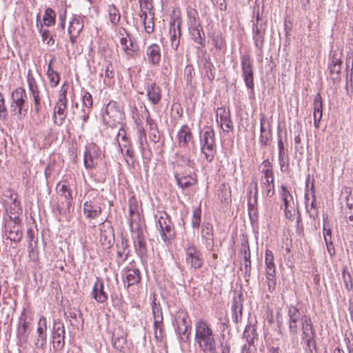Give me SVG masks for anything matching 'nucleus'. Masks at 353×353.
<instances>
[{
  "label": "nucleus",
  "instance_id": "nucleus-1",
  "mask_svg": "<svg viewBox=\"0 0 353 353\" xmlns=\"http://www.w3.org/2000/svg\"><path fill=\"white\" fill-rule=\"evenodd\" d=\"M215 334L209 325L203 320L195 325V341L203 352L217 353Z\"/></svg>",
  "mask_w": 353,
  "mask_h": 353
},
{
  "label": "nucleus",
  "instance_id": "nucleus-2",
  "mask_svg": "<svg viewBox=\"0 0 353 353\" xmlns=\"http://www.w3.org/2000/svg\"><path fill=\"white\" fill-rule=\"evenodd\" d=\"M10 112L21 118L25 116L28 110V94L24 88L19 87L12 91L11 94Z\"/></svg>",
  "mask_w": 353,
  "mask_h": 353
},
{
  "label": "nucleus",
  "instance_id": "nucleus-3",
  "mask_svg": "<svg viewBox=\"0 0 353 353\" xmlns=\"http://www.w3.org/2000/svg\"><path fill=\"white\" fill-rule=\"evenodd\" d=\"M200 139L201 152L204 154L207 161L210 163L213 161L216 152L214 130L209 126L205 127L203 135L200 137Z\"/></svg>",
  "mask_w": 353,
  "mask_h": 353
},
{
  "label": "nucleus",
  "instance_id": "nucleus-4",
  "mask_svg": "<svg viewBox=\"0 0 353 353\" xmlns=\"http://www.w3.org/2000/svg\"><path fill=\"white\" fill-rule=\"evenodd\" d=\"M56 190L61 198V203L57 205V210L60 214L69 213L73 203L72 190L65 182H59L56 186Z\"/></svg>",
  "mask_w": 353,
  "mask_h": 353
},
{
  "label": "nucleus",
  "instance_id": "nucleus-5",
  "mask_svg": "<svg viewBox=\"0 0 353 353\" xmlns=\"http://www.w3.org/2000/svg\"><path fill=\"white\" fill-rule=\"evenodd\" d=\"M197 14L195 10L189 12L190 17L189 30L191 39L201 47L205 46V36L201 26Z\"/></svg>",
  "mask_w": 353,
  "mask_h": 353
},
{
  "label": "nucleus",
  "instance_id": "nucleus-6",
  "mask_svg": "<svg viewBox=\"0 0 353 353\" xmlns=\"http://www.w3.org/2000/svg\"><path fill=\"white\" fill-rule=\"evenodd\" d=\"M67 90L62 86L59 94L58 101L54 108L53 119L55 124L61 125L67 115L68 99L66 97Z\"/></svg>",
  "mask_w": 353,
  "mask_h": 353
},
{
  "label": "nucleus",
  "instance_id": "nucleus-7",
  "mask_svg": "<svg viewBox=\"0 0 353 353\" xmlns=\"http://www.w3.org/2000/svg\"><path fill=\"white\" fill-rule=\"evenodd\" d=\"M185 252V263L191 268L200 269L203 264L201 252L192 243H188L184 248Z\"/></svg>",
  "mask_w": 353,
  "mask_h": 353
},
{
  "label": "nucleus",
  "instance_id": "nucleus-8",
  "mask_svg": "<svg viewBox=\"0 0 353 353\" xmlns=\"http://www.w3.org/2000/svg\"><path fill=\"white\" fill-rule=\"evenodd\" d=\"M242 76L247 88L254 90V65L250 55L243 54L241 57Z\"/></svg>",
  "mask_w": 353,
  "mask_h": 353
},
{
  "label": "nucleus",
  "instance_id": "nucleus-9",
  "mask_svg": "<svg viewBox=\"0 0 353 353\" xmlns=\"http://www.w3.org/2000/svg\"><path fill=\"white\" fill-rule=\"evenodd\" d=\"M267 30V21H260L259 22L253 21L252 24V39L254 46L260 52H263L265 43V36Z\"/></svg>",
  "mask_w": 353,
  "mask_h": 353
},
{
  "label": "nucleus",
  "instance_id": "nucleus-10",
  "mask_svg": "<svg viewBox=\"0 0 353 353\" xmlns=\"http://www.w3.org/2000/svg\"><path fill=\"white\" fill-rule=\"evenodd\" d=\"M152 310L154 318V337L157 341H161L163 338V312L160 304L157 303L155 300L152 302Z\"/></svg>",
  "mask_w": 353,
  "mask_h": 353
},
{
  "label": "nucleus",
  "instance_id": "nucleus-11",
  "mask_svg": "<svg viewBox=\"0 0 353 353\" xmlns=\"http://www.w3.org/2000/svg\"><path fill=\"white\" fill-rule=\"evenodd\" d=\"M289 332L292 335H296L299 331V323L302 324V315L297 306L290 305L288 306Z\"/></svg>",
  "mask_w": 353,
  "mask_h": 353
},
{
  "label": "nucleus",
  "instance_id": "nucleus-12",
  "mask_svg": "<svg viewBox=\"0 0 353 353\" xmlns=\"http://www.w3.org/2000/svg\"><path fill=\"white\" fill-rule=\"evenodd\" d=\"M124 114L120 109L117 102L112 101L106 106L105 111L103 114V121L109 123L110 119L114 122H119L123 119Z\"/></svg>",
  "mask_w": 353,
  "mask_h": 353
},
{
  "label": "nucleus",
  "instance_id": "nucleus-13",
  "mask_svg": "<svg viewBox=\"0 0 353 353\" xmlns=\"http://www.w3.org/2000/svg\"><path fill=\"white\" fill-rule=\"evenodd\" d=\"M21 221H6L5 230L8 238L14 242H20L23 237Z\"/></svg>",
  "mask_w": 353,
  "mask_h": 353
},
{
  "label": "nucleus",
  "instance_id": "nucleus-14",
  "mask_svg": "<svg viewBox=\"0 0 353 353\" xmlns=\"http://www.w3.org/2000/svg\"><path fill=\"white\" fill-rule=\"evenodd\" d=\"M181 21L179 19H173L170 21V36L171 46L176 50L179 46L181 33Z\"/></svg>",
  "mask_w": 353,
  "mask_h": 353
},
{
  "label": "nucleus",
  "instance_id": "nucleus-15",
  "mask_svg": "<svg viewBox=\"0 0 353 353\" xmlns=\"http://www.w3.org/2000/svg\"><path fill=\"white\" fill-rule=\"evenodd\" d=\"M52 339L54 348L61 349L63 347L65 343V328L63 324L59 320L54 321Z\"/></svg>",
  "mask_w": 353,
  "mask_h": 353
},
{
  "label": "nucleus",
  "instance_id": "nucleus-16",
  "mask_svg": "<svg viewBox=\"0 0 353 353\" xmlns=\"http://www.w3.org/2000/svg\"><path fill=\"white\" fill-rule=\"evenodd\" d=\"M126 336V332L121 326L114 330L112 336V344L117 350L123 352L125 350L127 344Z\"/></svg>",
  "mask_w": 353,
  "mask_h": 353
},
{
  "label": "nucleus",
  "instance_id": "nucleus-17",
  "mask_svg": "<svg viewBox=\"0 0 353 353\" xmlns=\"http://www.w3.org/2000/svg\"><path fill=\"white\" fill-rule=\"evenodd\" d=\"M146 95L148 100L152 105H157L160 103L162 98V90L156 83H147L145 85Z\"/></svg>",
  "mask_w": 353,
  "mask_h": 353
},
{
  "label": "nucleus",
  "instance_id": "nucleus-18",
  "mask_svg": "<svg viewBox=\"0 0 353 353\" xmlns=\"http://www.w3.org/2000/svg\"><path fill=\"white\" fill-rule=\"evenodd\" d=\"M99 157V152L94 146H92L91 148H87L83 155L85 168L88 170L95 168L98 163Z\"/></svg>",
  "mask_w": 353,
  "mask_h": 353
},
{
  "label": "nucleus",
  "instance_id": "nucleus-19",
  "mask_svg": "<svg viewBox=\"0 0 353 353\" xmlns=\"http://www.w3.org/2000/svg\"><path fill=\"white\" fill-rule=\"evenodd\" d=\"M145 59L150 65H159L161 59L160 46L157 43H153L148 46L146 48Z\"/></svg>",
  "mask_w": 353,
  "mask_h": 353
},
{
  "label": "nucleus",
  "instance_id": "nucleus-20",
  "mask_svg": "<svg viewBox=\"0 0 353 353\" xmlns=\"http://www.w3.org/2000/svg\"><path fill=\"white\" fill-rule=\"evenodd\" d=\"M176 137L179 146L181 148H187L190 141L193 139V134L190 127L185 124L179 129Z\"/></svg>",
  "mask_w": 353,
  "mask_h": 353
},
{
  "label": "nucleus",
  "instance_id": "nucleus-21",
  "mask_svg": "<svg viewBox=\"0 0 353 353\" xmlns=\"http://www.w3.org/2000/svg\"><path fill=\"white\" fill-rule=\"evenodd\" d=\"M83 213L87 219H95L101 214V208L97 203L86 201L83 203Z\"/></svg>",
  "mask_w": 353,
  "mask_h": 353
},
{
  "label": "nucleus",
  "instance_id": "nucleus-22",
  "mask_svg": "<svg viewBox=\"0 0 353 353\" xmlns=\"http://www.w3.org/2000/svg\"><path fill=\"white\" fill-rule=\"evenodd\" d=\"M92 297L100 303H103L108 300V296L104 291V285L101 280L97 279V281L94 283L92 288Z\"/></svg>",
  "mask_w": 353,
  "mask_h": 353
},
{
  "label": "nucleus",
  "instance_id": "nucleus-23",
  "mask_svg": "<svg viewBox=\"0 0 353 353\" xmlns=\"http://www.w3.org/2000/svg\"><path fill=\"white\" fill-rule=\"evenodd\" d=\"M29 326L30 322L26 321V319L24 317V314L21 315L19 319V323L17 334V336L21 344H25L28 341L29 334Z\"/></svg>",
  "mask_w": 353,
  "mask_h": 353
},
{
  "label": "nucleus",
  "instance_id": "nucleus-24",
  "mask_svg": "<svg viewBox=\"0 0 353 353\" xmlns=\"http://www.w3.org/2000/svg\"><path fill=\"white\" fill-rule=\"evenodd\" d=\"M302 339L315 337L316 332L310 316L304 314L301 325Z\"/></svg>",
  "mask_w": 353,
  "mask_h": 353
},
{
  "label": "nucleus",
  "instance_id": "nucleus-25",
  "mask_svg": "<svg viewBox=\"0 0 353 353\" xmlns=\"http://www.w3.org/2000/svg\"><path fill=\"white\" fill-rule=\"evenodd\" d=\"M136 234L134 240L135 250L139 256H143L146 255L148 249L143 231L139 229L136 232Z\"/></svg>",
  "mask_w": 353,
  "mask_h": 353
},
{
  "label": "nucleus",
  "instance_id": "nucleus-26",
  "mask_svg": "<svg viewBox=\"0 0 353 353\" xmlns=\"http://www.w3.org/2000/svg\"><path fill=\"white\" fill-rule=\"evenodd\" d=\"M123 31L126 33V36L122 37L120 39V43L125 56L128 59H130L136 54L137 49L132 40L128 39V37H130V35L126 32V30L123 29Z\"/></svg>",
  "mask_w": 353,
  "mask_h": 353
},
{
  "label": "nucleus",
  "instance_id": "nucleus-27",
  "mask_svg": "<svg viewBox=\"0 0 353 353\" xmlns=\"http://www.w3.org/2000/svg\"><path fill=\"white\" fill-rule=\"evenodd\" d=\"M201 236L205 240V244L207 248H212L214 247V234L213 227L210 223H205L201 228Z\"/></svg>",
  "mask_w": 353,
  "mask_h": 353
},
{
  "label": "nucleus",
  "instance_id": "nucleus-28",
  "mask_svg": "<svg viewBox=\"0 0 353 353\" xmlns=\"http://www.w3.org/2000/svg\"><path fill=\"white\" fill-rule=\"evenodd\" d=\"M114 240V231L112 228L101 230L100 242L105 248H110L112 246Z\"/></svg>",
  "mask_w": 353,
  "mask_h": 353
},
{
  "label": "nucleus",
  "instance_id": "nucleus-29",
  "mask_svg": "<svg viewBox=\"0 0 353 353\" xmlns=\"http://www.w3.org/2000/svg\"><path fill=\"white\" fill-rule=\"evenodd\" d=\"M232 318L235 323L239 321V316L241 318L242 310H243V296L239 294L237 297H234L233 303L232 306Z\"/></svg>",
  "mask_w": 353,
  "mask_h": 353
},
{
  "label": "nucleus",
  "instance_id": "nucleus-30",
  "mask_svg": "<svg viewBox=\"0 0 353 353\" xmlns=\"http://www.w3.org/2000/svg\"><path fill=\"white\" fill-rule=\"evenodd\" d=\"M21 212L19 201L14 199L9 208L6 209V212L9 216L8 221H21L19 216L21 214Z\"/></svg>",
  "mask_w": 353,
  "mask_h": 353
},
{
  "label": "nucleus",
  "instance_id": "nucleus-31",
  "mask_svg": "<svg viewBox=\"0 0 353 353\" xmlns=\"http://www.w3.org/2000/svg\"><path fill=\"white\" fill-rule=\"evenodd\" d=\"M128 248V241L125 239H121V243L117 245V262L118 263H123L125 260H127L129 251H127Z\"/></svg>",
  "mask_w": 353,
  "mask_h": 353
},
{
  "label": "nucleus",
  "instance_id": "nucleus-32",
  "mask_svg": "<svg viewBox=\"0 0 353 353\" xmlns=\"http://www.w3.org/2000/svg\"><path fill=\"white\" fill-rule=\"evenodd\" d=\"M177 185L182 189L185 190L194 185L196 180L190 175L180 176L179 174H174Z\"/></svg>",
  "mask_w": 353,
  "mask_h": 353
},
{
  "label": "nucleus",
  "instance_id": "nucleus-33",
  "mask_svg": "<svg viewBox=\"0 0 353 353\" xmlns=\"http://www.w3.org/2000/svg\"><path fill=\"white\" fill-rule=\"evenodd\" d=\"M141 279L140 272L138 269H130L127 270L124 283H128L127 288L137 284Z\"/></svg>",
  "mask_w": 353,
  "mask_h": 353
},
{
  "label": "nucleus",
  "instance_id": "nucleus-34",
  "mask_svg": "<svg viewBox=\"0 0 353 353\" xmlns=\"http://www.w3.org/2000/svg\"><path fill=\"white\" fill-rule=\"evenodd\" d=\"M230 111L223 110V114H220V123L221 127L223 128L224 132H229L233 130V125L232 121L230 119Z\"/></svg>",
  "mask_w": 353,
  "mask_h": 353
},
{
  "label": "nucleus",
  "instance_id": "nucleus-35",
  "mask_svg": "<svg viewBox=\"0 0 353 353\" xmlns=\"http://www.w3.org/2000/svg\"><path fill=\"white\" fill-rule=\"evenodd\" d=\"M107 10L110 23L114 26L118 25L121 20V14L119 9L114 4H110L108 6Z\"/></svg>",
  "mask_w": 353,
  "mask_h": 353
},
{
  "label": "nucleus",
  "instance_id": "nucleus-36",
  "mask_svg": "<svg viewBox=\"0 0 353 353\" xmlns=\"http://www.w3.org/2000/svg\"><path fill=\"white\" fill-rule=\"evenodd\" d=\"M83 28V21L81 17H75L70 21L68 28V33H74L79 34Z\"/></svg>",
  "mask_w": 353,
  "mask_h": 353
},
{
  "label": "nucleus",
  "instance_id": "nucleus-37",
  "mask_svg": "<svg viewBox=\"0 0 353 353\" xmlns=\"http://www.w3.org/2000/svg\"><path fill=\"white\" fill-rule=\"evenodd\" d=\"M161 239L163 241H170L175 236V230L173 223L167 225H164L162 229L160 230Z\"/></svg>",
  "mask_w": 353,
  "mask_h": 353
},
{
  "label": "nucleus",
  "instance_id": "nucleus-38",
  "mask_svg": "<svg viewBox=\"0 0 353 353\" xmlns=\"http://www.w3.org/2000/svg\"><path fill=\"white\" fill-rule=\"evenodd\" d=\"M252 184H254V195L252 196V191L250 189L248 192V208H257V199H258V185L257 181H255L252 183Z\"/></svg>",
  "mask_w": 353,
  "mask_h": 353
},
{
  "label": "nucleus",
  "instance_id": "nucleus-39",
  "mask_svg": "<svg viewBox=\"0 0 353 353\" xmlns=\"http://www.w3.org/2000/svg\"><path fill=\"white\" fill-rule=\"evenodd\" d=\"M264 0H255L253 7V16L255 21L259 22L263 21L261 17L264 10Z\"/></svg>",
  "mask_w": 353,
  "mask_h": 353
},
{
  "label": "nucleus",
  "instance_id": "nucleus-40",
  "mask_svg": "<svg viewBox=\"0 0 353 353\" xmlns=\"http://www.w3.org/2000/svg\"><path fill=\"white\" fill-rule=\"evenodd\" d=\"M314 112L313 117L314 118H318L319 116H321L322 118V110H323V104H322V97L320 93H317L314 99Z\"/></svg>",
  "mask_w": 353,
  "mask_h": 353
},
{
  "label": "nucleus",
  "instance_id": "nucleus-41",
  "mask_svg": "<svg viewBox=\"0 0 353 353\" xmlns=\"http://www.w3.org/2000/svg\"><path fill=\"white\" fill-rule=\"evenodd\" d=\"M265 276L268 291L272 293L276 290V285L275 270H271V269H270L269 271H266Z\"/></svg>",
  "mask_w": 353,
  "mask_h": 353
},
{
  "label": "nucleus",
  "instance_id": "nucleus-42",
  "mask_svg": "<svg viewBox=\"0 0 353 353\" xmlns=\"http://www.w3.org/2000/svg\"><path fill=\"white\" fill-rule=\"evenodd\" d=\"M52 62L53 60H51L50 61V63L48 67L47 75L49 79L50 83H51V85L52 87H55L59 84V82L60 81V77L59 74L52 68L51 65Z\"/></svg>",
  "mask_w": 353,
  "mask_h": 353
},
{
  "label": "nucleus",
  "instance_id": "nucleus-43",
  "mask_svg": "<svg viewBox=\"0 0 353 353\" xmlns=\"http://www.w3.org/2000/svg\"><path fill=\"white\" fill-rule=\"evenodd\" d=\"M43 25L46 26H51L55 23L56 13L50 8H48L45 10V14L43 17Z\"/></svg>",
  "mask_w": 353,
  "mask_h": 353
},
{
  "label": "nucleus",
  "instance_id": "nucleus-44",
  "mask_svg": "<svg viewBox=\"0 0 353 353\" xmlns=\"http://www.w3.org/2000/svg\"><path fill=\"white\" fill-rule=\"evenodd\" d=\"M203 68L205 72V74L210 81H212L214 79L215 68L213 63L211 62L210 58H205L203 65Z\"/></svg>",
  "mask_w": 353,
  "mask_h": 353
},
{
  "label": "nucleus",
  "instance_id": "nucleus-45",
  "mask_svg": "<svg viewBox=\"0 0 353 353\" xmlns=\"http://www.w3.org/2000/svg\"><path fill=\"white\" fill-rule=\"evenodd\" d=\"M190 326H187L185 325H181L178 323V325L176 327V332L179 334V339L182 342H188L189 341V337L190 332H188V329Z\"/></svg>",
  "mask_w": 353,
  "mask_h": 353
},
{
  "label": "nucleus",
  "instance_id": "nucleus-46",
  "mask_svg": "<svg viewBox=\"0 0 353 353\" xmlns=\"http://www.w3.org/2000/svg\"><path fill=\"white\" fill-rule=\"evenodd\" d=\"M43 25L40 23V25L37 26V28L39 30V33L41 34L42 41L43 42H46V43L49 46H52L54 44V41L52 36L50 34V31L48 30L43 29Z\"/></svg>",
  "mask_w": 353,
  "mask_h": 353
},
{
  "label": "nucleus",
  "instance_id": "nucleus-47",
  "mask_svg": "<svg viewBox=\"0 0 353 353\" xmlns=\"http://www.w3.org/2000/svg\"><path fill=\"white\" fill-rule=\"evenodd\" d=\"M279 162L281 171L287 172L290 165V159L288 152H279Z\"/></svg>",
  "mask_w": 353,
  "mask_h": 353
},
{
  "label": "nucleus",
  "instance_id": "nucleus-48",
  "mask_svg": "<svg viewBox=\"0 0 353 353\" xmlns=\"http://www.w3.org/2000/svg\"><path fill=\"white\" fill-rule=\"evenodd\" d=\"M330 77L333 81H338L341 79V65H328Z\"/></svg>",
  "mask_w": 353,
  "mask_h": 353
},
{
  "label": "nucleus",
  "instance_id": "nucleus-49",
  "mask_svg": "<svg viewBox=\"0 0 353 353\" xmlns=\"http://www.w3.org/2000/svg\"><path fill=\"white\" fill-rule=\"evenodd\" d=\"M281 195H282V200L284 204L285 208H294L293 206L290 205V202L293 201V197L290 193V192L287 190V188L284 186H281ZM292 204H294V202H292Z\"/></svg>",
  "mask_w": 353,
  "mask_h": 353
},
{
  "label": "nucleus",
  "instance_id": "nucleus-50",
  "mask_svg": "<svg viewBox=\"0 0 353 353\" xmlns=\"http://www.w3.org/2000/svg\"><path fill=\"white\" fill-rule=\"evenodd\" d=\"M342 52L339 50H332L330 54V62L328 65H342Z\"/></svg>",
  "mask_w": 353,
  "mask_h": 353
},
{
  "label": "nucleus",
  "instance_id": "nucleus-51",
  "mask_svg": "<svg viewBox=\"0 0 353 353\" xmlns=\"http://www.w3.org/2000/svg\"><path fill=\"white\" fill-rule=\"evenodd\" d=\"M33 103L31 106V110L37 115H38L41 110V99L40 97V93L37 94H33L30 96Z\"/></svg>",
  "mask_w": 353,
  "mask_h": 353
},
{
  "label": "nucleus",
  "instance_id": "nucleus-52",
  "mask_svg": "<svg viewBox=\"0 0 353 353\" xmlns=\"http://www.w3.org/2000/svg\"><path fill=\"white\" fill-rule=\"evenodd\" d=\"M261 186L267 196L271 197L274 194V179L265 180L261 183Z\"/></svg>",
  "mask_w": 353,
  "mask_h": 353
},
{
  "label": "nucleus",
  "instance_id": "nucleus-53",
  "mask_svg": "<svg viewBox=\"0 0 353 353\" xmlns=\"http://www.w3.org/2000/svg\"><path fill=\"white\" fill-rule=\"evenodd\" d=\"M265 264L266 271H269L270 269H271V270H275V265L274 263V254L270 250H266L265 251Z\"/></svg>",
  "mask_w": 353,
  "mask_h": 353
},
{
  "label": "nucleus",
  "instance_id": "nucleus-54",
  "mask_svg": "<svg viewBox=\"0 0 353 353\" xmlns=\"http://www.w3.org/2000/svg\"><path fill=\"white\" fill-rule=\"evenodd\" d=\"M172 223L171 218L166 212L163 211L159 213V216L158 217V225L159 230L162 229L164 225H167V224L170 225Z\"/></svg>",
  "mask_w": 353,
  "mask_h": 353
},
{
  "label": "nucleus",
  "instance_id": "nucleus-55",
  "mask_svg": "<svg viewBox=\"0 0 353 353\" xmlns=\"http://www.w3.org/2000/svg\"><path fill=\"white\" fill-rule=\"evenodd\" d=\"M141 17H143V24L144 26L145 30L147 33L151 34L154 32V23L153 21V17L151 19V21L148 23L146 22V19L148 18V14L145 11L141 12Z\"/></svg>",
  "mask_w": 353,
  "mask_h": 353
},
{
  "label": "nucleus",
  "instance_id": "nucleus-56",
  "mask_svg": "<svg viewBox=\"0 0 353 353\" xmlns=\"http://www.w3.org/2000/svg\"><path fill=\"white\" fill-rule=\"evenodd\" d=\"M306 344L307 353H317L316 343L315 337L307 338L303 339Z\"/></svg>",
  "mask_w": 353,
  "mask_h": 353
},
{
  "label": "nucleus",
  "instance_id": "nucleus-57",
  "mask_svg": "<svg viewBox=\"0 0 353 353\" xmlns=\"http://www.w3.org/2000/svg\"><path fill=\"white\" fill-rule=\"evenodd\" d=\"M195 72L194 68L191 65H188L185 68L184 77L188 85H191L192 79L194 77Z\"/></svg>",
  "mask_w": 353,
  "mask_h": 353
},
{
  "label": "nucleus",
  "instance_id": "nucleus-58",
  "mask_svg": "<svg viewBox=\"0 0 353 353\" xmlns=\"http://www.w3.org/2000/svg\"><path fill=\"white\" fill-rule=\"evenodd\" d=\"M8 119V110L5 104L3 95L0 92V121H5Z\"/></svg>",
  "mask_w": 353,
  "mask_h": 353
},
{
  "label": "nucleus",
  "instance_id": "nucleus-59",
  "mask_svg": "<svg viewBox=\"0 0 353 353\" xmlns=\"http://www.w3.org/2000/svg\"><path fill=\"white\" fill-rule=\"evenodd\" d=\"M201 209L196 208L193 211V214L192 217V225L194 228H199L201 224Z\"/></svg>",
  "mask_w": 353,
  "mask_h": 353
},
{
  "label": "nucleus",
  "instance_id": "nucleus-60",
  "mask_svg": "<svg viewBox=\"0 0 353 353\" xmlns=\"http://www.w3.org/2000/svg\"><path fill=\"white\" fill-rule=\"evenodd\" d=\"M272 134L270 125H269L268 131L266 133L260 134L259 143L262 146H267L270 144V141L272 140Z\"/></svg>",
  "mask_w": 353,
  "mask_h": 353
},
{
  "label": "nucleus",
  "instance_id": "nucleus-61",
  "mask_svg": "<svg viewBox=\"0 0 353 353\" xmlns=\"http://www.w3.org/2000/svg\"><path fill=\"white\" fill-rule=\"evenodd\" d=\"M179 159L181 166H187L188 168H194L195 163L193 160L187 154L179 155Z\"/></svg>",
  "mask_w": 353,
  "mask_h": 353
},
{
  "label": "nucleus",
  "instance_id": "nucleus-62",
  "mask_svg": "<svg viewBox=\"0 0 353 353\" xmlns=\"http://www.w3.org/2000/svg\"><path fill=\"white\" fill-rule=\"evenodd\" d=\"M47 321L44 316H41L38 322V327L37 330V334L47 335Z\"/></svg>",
  "mask_w": 353,
  "mask_h": 353
},
{
  "label": "nucleus",
  "instance_id": "nucleus-63",
  "mask_svg": "<svg viewBox=\"0 0 353 353\" xmlns=\"http://www.w3.org/2000/svg\"><path fill=\"white\" fill-rule=\"evenodd\" d=\"M144 142L146 145H148L146 140V134L143 130H139V148L142 153V156L144 157L145 156V148H144Z\"/></svg>",
  "mask_w": 353,
  "mask_h": 353
},
{
  "label": "nucleus",
  "instance_id": "nucleus-64",
  "mask_svg": "<svg viewBox=\"0 0 353 353\" xmlns=\"http://www.w3.org/2000/svg\"><path fill=\"white\" fill-rule=\"evenodd\" d=\"M343 280L345 285V288L347 291H351L353 290V283L352 281L351 275L349 272L346 273L343 272Z\"/></svg>",
  "mask_w": 353,
  "mask_h": 353
}]
</instances>
